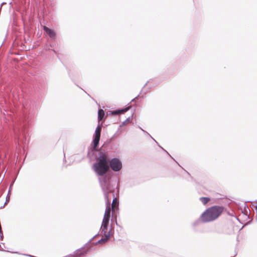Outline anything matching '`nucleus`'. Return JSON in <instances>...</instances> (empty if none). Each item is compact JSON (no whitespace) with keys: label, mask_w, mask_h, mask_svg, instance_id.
<instances>
[{"label":"nucleus","mask_w":257,"mask_h":257,"mask_svg":"<svg viewBox=\"0 0 257 257\" xmlns=\"http://www.w3.org/2000/svg\"><path fill=\"white\" fill-rule=\"evenodd\" d=\"M92 169L97 176H102L108 173V158L105 152H100L97 161L93 165Z\"/></svg>","instance_id":"1"},{"label":"nucleus","mask_w":257,"mask_h":257,"mask_svg":"<svg viewBox=\"0 0 257 257\" xmlns=\"http://www.w3.org/2000/svg\"><path fill=\"white\" fill-rule=\"evenodd\" d=\"M223 208L214 206L206 209L201 215L200 219L203 222H208L216 219L221 214Z\"/></svg>","instance_id":"2"},{"label":"nucleus","mask_w":257,"mask_h":257,"mask_svg":"<svg viewBox=\"0 0 257 257\" xmlns=\"http://www.w3.org/2000/svg\"><path fill=\"white\" fill-rule=\"evenodd\" d=\"M99 184L103 192L105 199L108 202V194L110 192V182L112 174L110 173H106L102 176H98Z\"/></svg>","instance_id":"3"},{"label":"nucleus","mask_w":257,"mask_h":257,"mask_svg":"<svg viewBox=\"0 0 257 257\" xmlns=\"http://www.w3.org/2000/svg\"><path fill=\"white\" fill-rule=\"evenodd\" d=\"M108 166L109 169L111 168L114 172L119 171L122 167L121 161L117 158H112L110 161L108 160Z\"/></svg>","instance_id":"4"},{"label":"nucleus","mask_w":257,"mask_h":257,"mask_svg":"<svg viewBox=\"0 0 257 257\" xmlns=\"http://www.w3.org/2000/svg\"><path fill=\"white\" fill-rule=\"evenodd\" d=\"M101 124H98L97 126L96 127L95 131V133L93 135V149H95L97 147L100 138L101 131Z\"/></svg>","instance_id":"5"},{"label":"nucleus","mask_w":257,"mask_h":257,"mask_svg":"<svg viewBox=\"0 0 257 257\" xmlns=\"http://www.w3.org/2000/svg\"><path fill=\"white\" fill-rule=\"evenodd\" d=\"M109 218L110 216H106V215H104L101 226L100 227V229H101V235H102L103 232H105V231H107Z\"/></svg>","instance_id":"6"},{"label":"nucleus","mask_w":257,"mask_h":257,"mask_svg":"<svg viewBox=\"0 0 257 257\" xmlns=\"http://www.w3.org/2000/svg\"><path fill=\"white\" fill-rule=\"evenodd\" d=\"M101 235V236H104L105 237L102 238L100 239H99L97 242V243L105 242V241L108 240L109 238V237H110V230L109 231H108V232L107 231H105V232H103L102 233V235Z\"/></svg>","instance_id":"7"},{"label":"nucleus","mask_w":257,"mask_h":257,"mask_svg":"<svg viewBox=\"0 0 257 257\" xmlns=\"http://www.w3.org/2000/svg\"><path fill=\"white\" fill-rule=\"evenodd\" d=\"M43 30L51 38H54L55 37L56 33L54 30L48 28L46 26L43 27Z\"/></svg>","instance_id":"8"},{"label":"nucleus","mask_w":257,"mask_h":257,"mask_svg":"<svg viewBox=\"0 0 257 257\" xmlns=\"http://www.w3.org/2000/svg\"><path fill=\"white\" fill-rule=\"evenodd\" d=\"M106 201V207L105 209V211L104 215H106V216H110V212H111V208L110 207V202L108 201H107V199H105Z\"/></svg>","instance_id":"9"},{"label":"nucleus","mask_w":257,"mask_h":257,"mask_svg":"<svg viewBox=\"0 0 257 257\" xmlns=\"http://www.w3.org/2000/svg\"><path fill=\"white\" fill-rule=\"evenodd\" d=\"M130 108V106H128L126 108H123L121 109H118V110H114V111H112L111 113L113 115L119 114L120 113H123L124 112L127 111L128 110H129Z\"/></svg>","instance_id":"10"},{"label":"nucleus","mask_w":257,"mask_h":257,"mask_svg":"<svg viewBox=\"0 0 257 257\" xmlns=\"http://www.w3.org/2000/svg\"><path fill=\"white\" fill-rule=\"evenodd\" d=\"M104 116V111L102 109H99L98 111V122L101 121Z\"/></svg>","instance_id":"11"},{"label":"nucleus","mask_w":257,"mask_h":257,"mask_svg":"<svg viewBox=\"0 0 257 257\" xmlns=\"http://www.w3.org/2000/svg\"><path fill=\"white\" fill-rule=\"evenodd\" d=\"M118 207V202L116 198H114L113 200L112 204H111V208L112 210H114L115 209H117Z\"/></svg>","instance_id":"12"},{"label":"nucleus","mask_w":257,"mask_h":257,"mask_svg":"<svg viewBox=\"0 0 257 257\" xmlns=\"http://www.w3.org/2000/svg\"><path fill=\"white\" fill-rule=\"evenodd\" d=\"M200 200L203 204H206L207 203L209 202V201L210 200V198L208 197H202L200 198Z\"/></svg>","instance_id":"13"},{"label":"nucleus","mask_w":257,"mask_h":257,"mask_svg":"<svg viewBox=\"0 0 257 257\" xmlns=\"http://www.w3.org/2000/svg\"><path fill=\"white\" fill-rule=\"evenodd\" d=\"M10 199V189H9V190L8 195L6 197V202H5L4 206H5L6 204L8 203V202H9Z\"/></svg>","instance_id":"14"},{"label":"nucleus","mask_w":257,"mask_h":257,"mask_svg":"<svg viewBox=\"0 0 257 257\" xmlns=\"http://www.w3.org/2000/svg\"><path fill=\"white\" fill-rule=\"evenodd\" d=\"M131 121V117H128V118H127L123 122V124H124L126 123H128Z\"/></svg>","instance_id":"15"},{"label":"nucleus","mask_w":257,"mask_h":257,"mask_svg":"<svg viewBox=\"0 0 257 257\" xmlns=\"http://www.w3.org/2000/svg\"><path fill=\"white\" fill-rule=\"evenodd\" d=\"M140 128L143 132H144L145 133H146L147 135H148L149 136H150L152 139H153L156 142V143L158 144V143L151 136V135L148 133H147V132H146L145 131H144L143 129H142L141 127H139Z\"/></svg>","instance_id":"16"},{"label":"nucleus","mask_w":257,"mask_h":257,"mask_svg":"<svg viewBox=\"0 0 257 257\" xmlns=\"http://www.w3.org/2000/svg\"><path fill=\"white\" fill-rule=\"evenodd\" d=\"M255 208L256 211H257V205L255 206Z\"/></svg>","instance_id":"17"},{"label":"nucleus","mask_w":257,"mask_h":257,"mask_svg":"<svg viewBox=\"0 0 257 257\" xmlns=\"http://www.w3.org/2000/svg\"><path fill=\"white\" fill-rule=\"evenodd\" d=\"M164 151H165V152H166V153H167V154H168L170 156H171L169 155V154L167 152V151H166V150H164Z\"/></svg>","instance_id":"18"},{"label":"nucleus","mask_w":257,"mask_h":257,"mask_svg":"<svg viewBox=\"0 0 257 257\" xmlns=\"http://www.w3.org/2000/svg\"><path fill=\"white\" fill-rule=\"evenodd\" d=\"M13 183H14V182H13V183L11 184V186H10V188H11V187H12V185H13Z\"/></svg>","instance_id":"19"}]
</instances>
